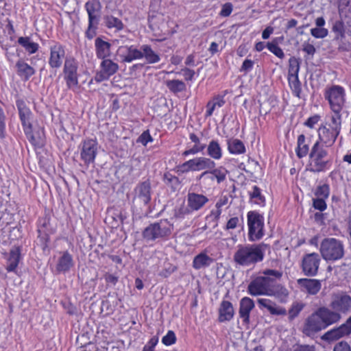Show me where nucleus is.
Returning <instances> with one entry per match:
<instances>
[{
	"mask_svg": "<svg viewBox=\"0 0 351 351\" xmlns=\"http://www.w3.org/2000/svg\"><path fill=\"white\" fill-rule=\"evenodd\" d=\"M176 336L173 330H169L166 335L162 338V343L167 346H171L176 342Z\"/></svg>",
	"mask_w": 351,
	"mask_h": 351,
	"instance_id": "052dcab7",
	"label": "nucleus"
},
{
	"mask_svg": "<svg viewBox=\"0 0 351 351\" xmlns=\"http://www.w3.org/2000/svg\"><path fill=\"white\" fill-rule=\"evenodd\" d=\"M320 253L327 262L339 260L344 256L343 242L335 238H325L321 242Z\"/></svg>",
	"mask_w": 351,
	"mask_h": 351,
	"instance_id": "423d86ee",
	"label": "nucleus"
},
{
	"mask_svg": "<svg viewBox=\"0 0 351 351\" xmlns=\"http://www.w3.org/2000/svg\"><path fill=\"white\" fill-rule=\"evenodd\" d=\"M338 136L332 128L330 129L322 125L318 129V139L315 142L330 147L335 143Z\"/></svg>",
	"mask_w": 351,
	"mask_h": 351,
	"instance_id": "aec40b11",
	"label": "nucleus"
},
{
	"mask_svg": "<svg viewBox=\"0 0 351 351\" xmlns=\"http://www.w3.org/2000/svg\"><path fill=\"white\" fill-rule=\"evenodd\" d=\"M95 52L97 58L104 59L110 56L111 44L104 40L101 37H97L95 40Z\"/></svg>",
	"mask_w": 351,
	"mask_h": 351,
	"instance_id": "c756f323",
	"label": "nucleus"
},
{
	"mask_svg": "<svg viewBox=\"0 0 351 351\" xmlns=\"http://www.w3.org/2000/svg\"><path fill=\"white\" fill-rule=\"evenodd\" d=\"M15 67L17 75L24 82L28 81L36 73L35 69L21 58L16 62Z\"/></svg>",
	"mask_w": 351,
	"mask_h": 351,
	"instance_id": "cd10ccee",
	"label": "nucleus"
},
{
	"mask_svg": "<svg viewBox=\"0 0 351 351\" xmlns=\"http://www.w3.org/2000/svg\"><path fill=\"white\" fill-rule=\"evenodd\" d=\"M80 158L86 165L93 163L97 153V142L96 140L88 138L84 140L79 146Z\"/></svg>",
	"mask_w": 351,
	"mask_h": 351,
	"instance_id": "ddd939ff",
	"label": "nucleus"
},
{
	"mask_svg": "<svg viewBox=\"0 0 351 351\" xmlns=\"http://www.w3.org/2000/svg\"><path fill=\"white\" fill-rule=\"evenodd\" d=\"M208 201V198L202 194L193 192L187 195L188 206L191 211L200 210Z\"/></svg>",
	"mask_w": 351,
	"mask_h": 351,
	"instance_id": "393cba45",
	"label": "nucleus"
},
{
	"mask_svg": "<svg viewBox=\"0 0 351 351\" xmlns=\"http://www.w3.org/2000/svg\"><path fill=\"white\" fill-rule=\"evenodd\" d=\"M206 147V145H194L192 148L183 152L182 155L184 157L189 155H194L203 152Z\"/></svg>",
	"mask_w": 351,
	"mask_h": 351,
	"instance_id": "0e129e2a",
	"label": "nucleus"
},
{
	"mask_svg": "<svg viewBox=\"0 0 351 351\" xmlns=\"http://www.w3.org/2000/svg\"><path fill=\"white\" fill-rule=\"evenodd\" d=\"M267 48L271 53L280 59H283L285 56V53L279 45L267 43Z\"/></svg>",
	"mask_w": 351,
	"mask_h": 351,
	"instance_id": "bf43d9fd",
	"label": "nucleus"
},
{
	"mask_svg": "<svg viewBox=\"0 0 351 351\" xmlns=\"http://www.w3.org/2000/svg\"><path fill=\"white\" fill-rule=\"evenodd\" d=\"M177 173L180 174L187 173L190 171H194L193 166V160L190 159L176 167Z\"/></svg>",
	"mask_w": 351,
	"mask_h": 351,
	"instance_id": "6e6d98bb",
	"label": "nucleus"
},
{
	"mask_svg": "<svg viewBox=\"0 0 351 351\" xmlns=\"http://www.w3.org/2000/svg\"><path fill=\"white\" fill-rule=\"evenodd\" d=\"M117 55L122 62H131L134 60L143 58L142 49H138L134 45L120 46L117 49Z\"/></svg>",
	"mask_w": 351,
	"mask_h": 351,
	"instance_id": "2eb2a0df",
	"label": "nucleus"
},
{
	"mask_svg": "<svg viewBox=\"0 0 351 351\" xmlns=\"http://www.w3.org/2000/svg\"><path fill=\"white\" fill-rule=\"evenodd\" d=\"M345 96L344 88L339 85H332L324 93L325 99L328 101L333 112L342 110L346 101Z\"/></svg>",
	"mask_w": 351,
	"mask_h": 351,
	"instance_id": "9d476101",
	"label": "nucleus"
},
{
	"mask_svg": "<svg viewBox=\"0 0 351 351\" xmlns=\"http://www.w3.org/2000/svg\"><path fill=\"white\" fill-rule=\"evenodd\" d=\"M218 322L220 323L230 322L234 315L232 304L228 300H223L218 309Z\"/></svg>",
	"mask_w": 351,
	"mask_h": 351,
	"instance_id": "a878e982",
	"label": "nucleus"
},
{
	"mask_svg": "<svg viewBox=\"0 0 351 351\" xmlns=\"http://www.w3.org/2000/svg\"><path fill=\"white\" fill-rule=\"evenodd\" d=\"M304 306L305 304L303 302H294L288 311L289 320L293 321L295 319L304 309Z\"/></svg>",
	"mask_w": 351,
	"mask_h": 351,
	"instance_id": "3c124183",
	"label": "nucleus"
},
{
	"mask_svg": "<svg viewBox=\"0 0 351 351\" xmlns=\"http://www.w3.org/2000/svg\"><path fill=\"white\" fill-rule=\"evenodd\" d=\"M154 141L153 137L151 136L149 130H145L137 138L136 142L141 143L143 145L146 146L148 143Z\"/></svg>",
	"mask_w": 351,
	"mask_h": 351,
	"instance_id": "680f3d73",
	"label": "nucleus"
},
{
	"mask_svg": "<svg viewBox=\"0 0 351 351\" xmlns=\"http://www.w3.org/2000/svg\"><path fill=\"white\" fill-rule=\"evenodd\" d=\"M128 216L125 212L117 210H108L105 222L111 225L112 228H117L120 224H123Z\"/></svg>",
	"mask_w": 351,
	"mask_h": 351,
	"instance_id": "bb28decb",
	"label": "nucleus"
},
{
	"mask_svg": "<svg viewBox=\"0 0 351 351\" xmlns=\"http://www.w3.org/2000/svg\"><path fill=\"white\" fill-rule=\"evenodd\" d=\"M165 85L169 91L173 94L186 90V86L185 83L180 80H169L165 82Z\"/></svg>",
	"mask_w": 351,
	"mask_h": 351,
	"instance_id": "79ce46f5",
	"label": "nucleus"
},
{
	"mask_svg": "<svg viewBox=\"0 0 351 351\" xmlns=\"http://www.w3.org/2000/svg\"><path fill=\"white\" fill-rule=\"evenodd\" d=\"M208 173L213 176L215 180L217 181L218 184L224 182L226 179V176L229 171L223 166H220L217 168L213 167V169H206Z\"/></svg>",
	"mask_w": 351,
	"mask_h": 351,
	"instance_id": "ea45409f",
	"label": "nucleus"
},
{
	"mask_svg": "<svg viewBox=\"0 0 351 351\" xmlns=\"http://www.w3.org/2000/svg\"><path fill=\"white\" fill-rule=\"evenodd\" d=\"M228 152L232 154H242L246 152L244 143L238 138H230L227 140Z\"/></svg>",
	"mask_w": 351,
	"mask_h": 351,
	"instance_id": "72a5a7b5",
	"label": "nucleus"
},
{
	"mask_svg": "<svg viewBox=\"0 0 351 351\" xmlns=\"http://www.w3.org/2000/svg\"><path fill=\"white\" fill-rule=\"evenodd\" d=\"M191 210L189 207L185 205L182 202L180 205L176 206L173 210V218L176 219H184L186 215L191 213Z\"/></svg>",
	"mask_w": 351,
	"mask_h": 351,
	"instance_id": "49530a36",
	"label": "nucleus"
},
{
	"mask_svg": "<svg viewBox=\"0 0 351 351\" xmlns=\"http://www.w3.org/2000/svg\"><path fill=\"white\" fill-rule=\"evenodd\" d=\"M320 261V256L316 252L304 254L300 265L303 274L309 277L317 276Z\"/></svg>",
	"mask_w": 351,
	"mask_h": 351,
	"instance_id": "f8f14e48",
	"label": "nucleus"
},
{
	"mask_svg": "<svg viewBox=\"0 0 351 351\" xmlns=\"http://www.w3.org/2000/svg\"><path fill=\"white\" fill-rule=\"evenodd\" d=\"M51 221V213L45 210L44 215L38 219L37 230H40L41 232H45L49 235L54 234L57 232V226L53 225Z\"/></svg>",
	"mask_w": 351,
	"mask_h": 351,
	"instance_id": "4be33fe9",
	"label": "nucleus"
},
{
	"mask_svg": "<svg viewBox=\"0 0 351 351\" xmlns=\"http://www.w3.org/2000/svg\"><path fill=\"white\" fill-rule=\"evenodd\" d=\"M247 224L250 241H257L264 237L265 219L262 214L256 210L249 211L247 213Z\"/></svg>",
	"mask_w": 351,
	"mask_h": 351,
	"instance_id": "6e6552de",
	"label": "nucleus"
},
{
	"mask_svg": "<svg viewBox=\"0 0 351 351\" xmlns=\"http://www.w3.org/2000/svg\"><path fill=\"white\" fill-rule=\"evenodd\" d=\"M308 143H306V137L304 134H300L298 137L297 147L295 148L296 156L298 158H302L309 154Z\"/></svg>",
	"mask_w": 351,
	"mask_h": 351,
	"instance_id": "c9c22d12",
	"label": "nucleus"
},
{
	"mask_svg": "<svg viewBox=\"0 0 351 351\" xmlns=\"http://www.w3.org/2000/svg\"><path fill=\"white\" fill-rule=\"evenodd\" d=\"M104 278L108 286H115L119 281V276L116 274L106 272L104 275Z\"/></svg>",
	"mask_w": 351,
	"mask_h": 351,
	"instance_id": "774afa93",
	"label": "nucleus"
},
{
	"mask_svg": "<svg viewBox=\"0 0 351 351\" xmlns=\"http://www.w3.org/2000/svg\"><path fill=\"white\" fill-rule=\"evenodd\" d=\"M18 43L29 53H34L38 50V44L31 41L30 38L28 36L19 37L18 39Z\"/></svg>",
	"mask_w": 351,
	"mask_h": 351,
	"instance_id": "c03bdc74",
	"label": "nucleus"
},
{
	"mask_svg": "<svg viewBox=\"0 0 351 351\" xmlns=\"http://www.w3.org/2000/svg\"><path fill=\"white\" fill-rule=\"evenodd\" d=\"M221 213V210L219 208H217L216 210H211L210 214L206 217V220L210 219L209 223H213V228H216L218 226V220L219 219Z\"/></svg>",
	"mask_w": 351,
	"mask_h": 351,
	"instance_id": "13d9d810",
	"label": "nucleus"
},
{
	"mask_svg": "<svg viewBox=\"0 0 351 351\" xmlns=\"http://www.w3.org/2000/svg\"><path fill=\"white\" fill-rule=\"evenodd\" d=\"M24 133L30 142L36 148H42L45 145V135L44 128H38L33 130V125L30 128L23 130Z\"/></svg>",
	"mask_w": 351,
	"mask_h": 351,
	"instance_id": "dca6fc26",
	"label": "nucleus"
},
{
	"mask_svg": "<svg viewBox=\"0 0 351 351\" xmlns=\"http://www.w3.org/2000/svg\"><path fill=\"white\" fill-rule=\"evenodd\" d=\"M254 306V300L249 297H244L240 300L239 315L244 324H250V315Z\"/></svg>",
	"mask_w": 351,
	"mask_h": 351,
	"instance_id": "5701e85b",
	"label": "nucleus"
},
{
	"mask_svg": "<svg viewBox=\"0 0 351 351\" xmlns=\"http://www.w3.org/2000/svg\"><path fill=\"white\" fill-rule=\"evenodd\" d=\"M83 339H86L85 335L78 336L76 340V344L78 346L77 351H98L99 348L97 345L88 341V342L82 343Z\"/></svg>",
	"mask_w": 351,
	"mask_h": 351,
	"instance_id": "37998d69",
	"label": "nucleus"
},
{
	"mask_svg": "<svg viewBox=\"0 0 351 351\" xmlns=\"http://www.w3.org/2000/svg\"><path fill=\"white\" fill-rule=\"evenodd\" d=\"M330 306L334 311L321 306L306 319L302 328L306 336L311 337L338 322L341 318L339 313L346 314L351 310V296L346 293L335 295Z\"/></svg>",
	"mask_w": 351,
	"mask_h": 351,
	"instance_id": "f257e3e1",
	"label": "nucleus"
},
{
	"mask_svg": "<svg viewBox=\"0 0 351 351\" xmlns=\"http://www.w3.org/2000/svg\"><path fill=\"white\" fill-rule=\"evenodd\" d=\"M334 40L338 42L337 49L339 51L345 52L351 51V43L346 40V35L343 38L337 36V33H334Z\"/></svg>",
	"mask_w": 351,
	"mask_h": 351,
	"instance_id": "864d4df0",
	"label": "nucleus"
},
{
	"mask_svg": "<svg viewBox=\"0 0 351 351\" xmlns=\"http://www.w3.org/2000/svg\"><path fill=\"white\" fill-rule=\"evenodd\" d=\"M324 198H313V207L320 212L324 211L327 208V204Z\"/></svg>",
	"mask_w": 351,
	"mask_h": 351,
	"instance_id": "69168bd1",
	"label": "nucleus"
},
{
	"mask_svg": "<svg viewBox=\"0 0 351 351\" xmlns=\"http://www.w3.org/2000/svg\"><path fill=\"white\" fill-rule=\"evenodd\" d=\"M21 251L22 246L16 245L12 246L10 250L8 265L6 266L8 272H14L16 271L21 258Z\"/></svg>",
	"mask_w": 351,
	"mask_h": 351,
	"instance_id": "b1692460",
	"label": "nucleus"
},
{
	"mask_svg": "<svg viewBox=\"0 0 351 351\" xmlns=\"http://www.w3.org/2000/svg\"><path fill=\"white\" fill-rule=\"evenodd\" d=\"M298 284L306 289L310 295L317 294L321 289L322 284L320 280L313 278H300L298 280Z\"/></svg>",
	"mask_w": 351,
	"mask_h": 351,
	"instance_id": "c85d7f7f",
	"label": "nucleus"
},
{
	"mask_svg": "<svg viewBox=\"0 0 351 351\" xmlns=\"http://www.w3.org/2000/svg\"><path fill=\"white\" fill-rule=\"evenodd\" d=\"M152 186L149 180L139 182L134 189L132 207L147 206L152 199Z\"/></svg>",
	"mask_w": 351,
	"mask_h": 351,
	"instance_id": "1a4fd4ad",
	"label": "nucleus"
},
{
	"mask_svg": "<svg viewBox=\"0 0 351 351\" xmlns=\"http://www.w3.org/2000/svg\"><path fill=\"white\" fill-rule=\"evenodd\" d=\"M300 67V60L294 56H291L289 60L288 77H298V73Z\"/></svg>",
	"mask_w": 351,
	"mask_h": 351,
	"instance_id": "09e8293b",
	"label": "nucleus"
},
{
	"mask_svg": "<svg viewBox=\"0 0 351 351\" xmlns=\"http://www.w3.org/2000/svg\"><path fill=\"white\" fill-rule=\"evenodd\" d=\"M162 180L167 186L171 188L172 191H177L181 184L179 178L169 171L164 173Z\"/></svg>",
	"mask_w": 351,
	"mask_h": 351,
	"instance_id": "a18cd8bd",
	"label": "nucleus"
},
{
	"mask_svg": "<svg viewBox=\"0 0 351 351\" xmlns=\"http://www.w3.org/2000/svg\"><path fill=\"white\" fill-rule=\"evenodd\" d=\"M351 334V329L345 324H342L338 327L334 328L322 336V339L328 342H332L339 339L349 336Z\"/></svg>",
	"mask_w": 351,
	"mask_h": 351,
	"instance_id": "a211bd4d",
	"label": "nucleus"
},
{
	"mask_svg": "<svg viewBox=\"0 0 351 351\" xmlns=\"http://www.w3.org/2000/svg\"><path fill=\"white\" fill-rule=\"evenodd\" d=\"M288 82L289 86L292 90L293 94L298 97L301 98L302 87L301 82L299 80L298 77H288Z\"/></svg>",
	"mask_w": 351,
	"mask_h": 351,
	"instance_id": "603ef678",
	"label": "nucleus"
},
{
	"mask_svg": "<svg viewBox=\"0 0 351 351\" xmlns=\"http://www.w3.org/2000/svg\"><path fill=\"white\" fill-rule=\"evenodd\" d=\"M250 201L261 207L265 206V197L262 194L261 189L258 186L252 187V191L249 192Z\"/></svg>",
	"mask_w": 351,
	"mask_h": 351,
	"instance_id": "58836bf2",
	"label": "nucleus"
},
{
	"mask_svg": "<svg viewBox=\"0 0 351 351\" xmlns=\"http://www.w3.org/2000/svg\"><path fill=\"white\" fill-rule=\"evenodd\" d=\"M65 56V50L63 45L56 43L50 47V56L49 64L51 69H59L62 64V59Z\"/></svg>",
	"mask_w": 351,
	"mask_h": 351,
	"instance_id": "f3484780",
	"label": "nucleus"
},
{
	"mask_svg": "<svg viewBox=\"0 0 351 351\" xmlns=\"http://www.w3.org/2000/svg\"><path fill=\"white\" fill-rule=\"evenodd\" d=\"M106 26L108 29L115 28L117 31L123 29L124 25L118 18L112 15H106L104 18Z\"/></svg>",
	"mask_w": 351,
	"mask_h": 351,
	"instance_id": "de8ad7c7",
	"label": "nucleus"
},
{
	"mask_svg": "<svg viewBox=\"0 0 351 351\" xmlns=\"http://www.w3.org/2000/svg\"><path fill=\"white\" fill-rule=\"evenodd\" d=\"M61 304L66 313L70 315H74L77 314V307L73 304L69 300L62 301Z\"/></svg>",
	"mask_w": 351,
	"mask_h": 351,
	"instance_id": "338daca9",
	"label": "nucleus"
},
{
	"mask_svg": "<svg viewBox=\"0 0 351 351\" xmlns=\"http://www.w3.org/2000/svg\"><path fill=\"white\" fill-rule=\"evenodd\" d=\"M257 303L261 308H267L271 315H285L287 314L285 308L277 307L276 303L269 299L259 298L257 300Z\"/></svg>",
	"mask_w": 351,
	"mask_h": 351,
	"instance_id": "7c9ffc66",
	"label": "nucleus"
},
{
	"mask_svg": "<svg viewBox=\"0 0 351 351\" xmlns=\"http://www.w3.org/2000/svg\"><path fill=\"white\" fill-rule=\"evenodd\" d=\"M311 35L316 38H324L328 34V30L324 27H315L311 29Z\"/></svg>",
	"mask_w": 351,
	"mask_h": 351,
	"instance_id": "e2e57ef3",
	"label": "nucleus"
},
{
	"mask_svg": "<svg viewBox=\"0 0 351 351\" xmlns=\"http://www.w3.org/2000/svg\"><path fill=\"white\" fill-rule=\"evenodd\" d=\"M171 234V224L167 219L150 223L142 232L143 238L147 241L167 240Z\"/></svg>",
	"mask_w": 351,
	"mask_h": 351,
	"instance_id": "39448f33",
	"label": "nucleus"
},
{
	"mask_svg": "<svg viewBox=\"0 0 351 351\" xmlns=\"http://www.w3.org/2000/svg\"><path fill=\"white\" fill-rule=\"evenodd\" d=\"M16 106L19 112V117L21 122L23 129L30 128L32 125L34 114L30 108L27 106L25 101L22 99L16 100Z\"/></svg>",
	"mask_w": 351,
	"mask_h": 351,
	"instance_id": "4468645a",
	"label": "nucleus"
},
{
	"mask_svg": "<svg viewBox=\"0 0 351 351\" xmlns=\"http://www.w3.org/2000/svg\"><path fill=\"white\" fill-rule=\"evenodd\" d=\"M317 197L327 199L330 194V186L328 184H324L317 187L315 193Z\"/></svg>",
	"mask_w": 351,
	"mask_h": 351,
	"instance_id": "4d7b16f0",
	"label": "nucleus"
},
{
	"mask_svg": "<svg viewBox=\"0 0 351 351\" xmlns=\"http://www.w3.org/2000/svg\"><path fill=\"white\" fill-rule=\"evenodd\" d=\"M36 231L38 233V245L41 247L43 252H49L50 235L45 232H41L40 230Z\"/></svg>",
	"mask_w": 351,
	"mask_h": 351,
	"instance_id": "8fccbe9b",
	"label": "nucleus"
},
{
	"mask_svg": "<svg viewBox=\"0 0 351 351\" xmlns=\"http://www.w3.org/2000/svg\"><path fill=\"white\" fill-rule=\"evenodd\" d=\"M328 148L319 142L314 143L308 154L307 170L312 173H319L330 167L332 160L329 158Z\"/></svg>",
	"mask_w": 351,
	"mask_h": 351,
	"instance_id": "7ed1b4c3",
	"label": "nucleus"
},
{
	"mask_svg": "<svg viewBox=\"0 0 351 351\" xmlns=\"http://www.w3.org/2000/svg\"><path fill=\"white\" fill-rule=\"evenodd\" d=\"M332 31L337 33V36L341 38L346 34L351 37V16L345 15L344 19L335 21L332 24Z\"/></svg>",
	"mask_w": 351,
	"mask_h": 351,
	"instance_id": "412c9836",
	"label": "nucleus"
},
{
	"mask_svg": "<svg viewBox=\"0 0 351 351\" xmlns=\"http://www.w3.org/2000/svg\"><path fill=\"white\" fill-rule=\"evenodd\" d=\"M340 112L341 111L333 112L334 114L331 117V121L332 123L331 128L335 132L336 134H339L341 130V115Z\"/></svg>",
	"mask_w": 351,
	"mask_h": 351,
	"instance_id": "5fc2aeb1",
	"label": "nucleus"
},
{
	"mask_svg": "<svg viewBox=\"0 0 351 351\" xmlns=\"http://www.w3.org/2000/svg\"><path fill=\"white\" fill-rule=\"evenodd\" d=\"M77 69L78 63L74 58L70 57L65 59L63 68L64 78L69 89L79 86Z\"/></svg>",
	"mask_w": 351,
	"mask_h": 351,
	"instance_id": "9b49d317",
	"label": "nucleus"
},
{
	"mask_svg": "<svg viewBox=\"0 0 351 351\" xmlns=\"http://www.w3.org/2000/svg\"><path fill=\"white\" fill-rule=\"evenodd\" d=\"M207 154L209 158L219 160L222 157V149L217 140H211L207 146Z\"/></svg>",
	"mask_w": 351,
	"mask_h": 351,
	"instance_id": "e433bc0d",
	"label": "nucleus"
},
{
	"mask_svg": "<svg viewBox=\"0 0 351 351\" xmlns=\"http://www.w3.org/2000/svg\"><path fill=\"white\" fill-rule=\"evenodd\" d=\"M194 171L206 170L213 169L216 166L214 160L206 157H196L192 159Z\"/></svg>",
	"mask_w": 351,
	"mask_h": 351,
	"instance_id": "2f4dec72",
	"label": "nucleus"
},
{
	"mask_svg": "<svg viewBox=\"0 0 351 351\" xmlns=\"http://www.w3.org/2000/svg\"><path fill=\"white\" fill-rule=\"evenodd\" d=\"M275 282L274 278L269 276H258L252 280L248 285L247 288V293L252 296L257 295H281L284 296L288 295L287 289L280 285L277 286L278 289L274 291L272 289L273 284Z\"/></svg>",
	"mask_w": 351,
	"mask_h": 351,
	"instance_id": "20e7f679",
	"label": "nucleus"
},
{
	"mask_svg": "<svg viewBox=\"0 0 351 351\" xmlns=\"http://www.w3.org/2000/svg\"><path fill=\"white\" fill-rule=\"evenodd\" d=\"M60 254L56 265V271L57 274L68 273L75 265L73 256L68 250L60 252Z\"/></svg>",
	"mask_w": 351,
	"mask_h": 351,
	"instance_id": "6ab92c4d",
	"label": "nucleus"
},
{
	"mask_svg": "<svg viewBox=\"0 0 351 351\" xmlns=\"http://www.w3.org/2000/svg\"><path fill=\"white\" fill-rule=\"evenodd\" d=\"M84 7L88 17V25L85 36L88 40H91L97 34L102 5L99 0H89Z\"/></svg>",
	"mask_w": 351,
	"mask_h": 351,
	"instance_id": "0eeeda50",
	"label": "nucleus"
},
{
	"mask_svg": "<svg viewBox=\"0 0 351 351\" xmlns=\"http://www.w3.org/2000/svg\"><path fill=\"white\" fill-rule=\"evenodd\" d=\"M196 182H199L201 187L210 190L215 188V180L213 176L207 171V170L203 171L201 174L195 178Z\"/></svg>",
	"mask_w": 351,
	"mask_h": 351,
	"instance_id": "f704fd0d",
	"label": "nucleus"
},
{
	"mask_svg": "<svg viewBox=\"0 0 351 351\" xmlns=\"http://www.w3.org/2000/svg\"><path fill=\"white\" fill-rule=\"evenodd\" d=\"M271 247L264 242L258 244L238 245L234 252L233 260L236 265L242 267H250L262 262L265 257V252H270Z\"/></svg>",
	"mask_w": 351,
	"mask_h": 351,
	"instance_id": "f03ea898",
	"label": "nucleus"
},
{
	"mask_svg": "<svg viewBox=\"0 0 351 351\" xmlns=\"http://www.w3.org/2000/svg\"><path fill=\"white\" fill-rule=\"evenodd\" d=\"M214 259L210 257L204 252H201L196 255L193 261V267L195 269H199L209 267L213 263Z\"/></svg>",
	"mask_w": 351,
	"mask_h": 351,
	"instance_id": "473e14b6",
	"label": "nucleus"
},
{
	"mask_svg": "<svg viewBox=\"0 0 351 351\" xmlns=\"http://www.w3.org/2000/svg\"><path fill=\"white\" fill-rule=\"evenodd\" d=\"M143 58H145L147 64H154L160 60V56L156 53L149 45H141Z\"/></svg>",
	"mask_w": 351,
	"mask_h": 351,
	"instance_id": "4c0bfd02",
	"label": "nucleus"
},
{
	"mask_svg": "<svg viewBox=\"0 0 351 351\" xmlns=\"http://www.w3.org/2000/svg\"><path fill=\"white\" fill-rule=\"evenodd\" d=\"M100 67L104 73L110 77L117 73L119 69L118 64L114 62L112 60L108 58L102 59Z\"/></svg>",
	"mask_w": 351,
	"mask_h": 351,
	"instance_id": "a19ab883",
	"label": "nucleus"
}]
</instances>
